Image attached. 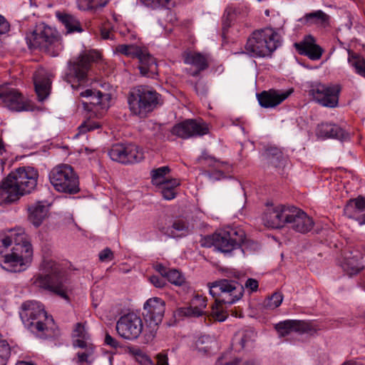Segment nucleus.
<instances>
[{
  "label": "nucleus",
  "mask_w": 365,
  "mask_h": 365,
  "mask_svg": "<svg viewBox=\"0 0 365 365\" xmlns=\"http://www.w3.org/2000/svg\"><path fill=\"white\" fill-rule=\"evenodd\" d=\"M38 172L31 167H24L11 172L0 185V200L11 203L30 193L37 185Z\"/></svg>",
  "instance_id": "f257e3e1"
},
{
  "label": "nucleus",
  "mask_w": 365,
  "mask_h": 365,
  "mask_svg": "<svg viewBox=\"0 0 365 365\" xmlns=\"http://www.w3.org/2000/svg\"><path fill=\"white\" fill-rule=\"evenodd\" d=\"M24 327L41 338L52 334L54 320L48 316L43 304L36 301H26L21 304L19 312Z\"/></svg>",
  "instance_id": "f03ea898"
},
{
  "label": "nucleus",
  "mask_w": 365,
  "mask_h": 365,
  "mask_svg": "<svg viewBox=\"0 0 365 365\" xmlns=\"http://www.w3.org/2000/svg\"><path fill=\"white\" fill-rule=\"evenodd\" d=\"M45 274H38L34 278V284L39 288L52 292L61 298L69 301L68 291L71 289L70 280L59 265L51 260L43 263Z\"/></svg>",
  "instance_id": "7ed1b4c3"
},
{
  "label": "nucleus",
  "mask_w": 365,
  "mask_h": 365,
  "mask_svg": "<svg viewBox=\"0 0 365 365\" xmlns=\"http://www.w3.org/2000/svg\"><path fill=\"white\" fill-rule=\"evenodd\" d=\"M80 96L88 99L87 101L82 103L83 109L87 112V119L79 125L78 133L76 134V136L101 126L100 123L93 121L91 118H101L104 114L109 107L110 98L109 94L92 89H86L81 92Z\"/></svg>",
  "instance_id": "20e7f679"
},
{
  "label": "nucleus",
  "mask_w": 365,
  "mask_h": 365,
  "mask_svg": "<svg viewBox=\"0 0 365 365\" xmlns=\"http://www.w3.org/2000/svg\"><path fill=\"white\" fill-rule=\"evenodd\" d=\"M280 36L271 27L254 31L245 46V53L254 58L271 57L280 46Z\"/></svg>",
  "instance_id": "39448f33"
},
{
  "label": "nucleus",
  "mask_w": 365,
  "mask_h": 365,
  "mask_svg": "<svg viewBox=\"0 0 365 365\" xmlns=\"http://www.w3.org/2000/svg\"><path fill=\"white\" fill-rule=\"evenodd\" d=\"M14 243L11 252L4 256L1 267L10 272H20L25 270L31 263L33 249L26 235L21 229L14 237Z\"/></svg>",
  "instance_id": "423d86ee"
},
{
  "label": "nucleus",
  "mask_w": 365,
  "mask_h": 365,
  "mask_svg": "<svg viewBox=\"0 0 365 365\" xmlns=\"http://www.w3.org/2000/svg\"><path fill=\"white\" fill-rule=\"evenodd\" d=\"M101 58L98 51H90L73 58L68 62V70L65 74V81L70 83L72 88L78 90L88 84V71L91 63Z\"/></svg>",
  "instance_id": "0eeeda50"
},
{
  "label": "nucleus",
  "mask_w": 365,
  "mask_h": 365,
  "mask_svg": "<svg viewBox=\"0 0 365 365\" xmlns=\"http://www.w3.org/2000/svg\"><path fill=\"white\" fill-rule=\"evenodd\" d=\"M160 97L159 93L148 86H136L130 91L128 98L130 110L140 118H145L158 106Z\"/></svg>",
  "instance_id": "6e6552de"
},
{
  "label": "nucleus",
  "mask_w": 365,
  "mask_h": 365,
  "mask_svg": "<svg viewBox=\"0 0 365 365\" xmlns=\"http://www.w3.org/2000/svg\"><path fill=\"white\" fill-rule=\"evenodd\" d=\"M48 177L51 185L58 192L72 195L80 191L78 176L69 165L62 164L54 167Z\"/></svg>",
  "instance_id": "1a4fd4ad"
},
{
  "label": "nucleus",
  "mask_w": 365,
  "mask_h": 365,
  "mask_svg": "<svg viewBox=\"0 0 365 365\" xmlns=\"http://www.w3.org/2000/svg\"><path fill=\"white\" fill-rule=\"evenodd\" d=\"M33 42L29 37H26L28 46L30 48L42 47L53 56L58 55L63 46L58 32L50 26L40 25L31 35Z\"/></svg>",
  "instance_id": "9d476101"
},
{
  "label": "nucleus",
  "mask_w": 365,
  "mask_h": 365,
  "mask_svg": "<svg viewBox=\"0 0 365 365\" xmlns=\"http://www.w3.org/2000/svg\"><path fill=\"white\" fill-rule=\"evenodd\" d=\"M210 294L217 302L232 304L243 296L244 287L235 280L222 279L209 284Z\"/></svg>",
  "instance_id": "9b49d317"
},
{
  "label": "nucleus",
  "mask_w": 365,
  "mask_h": 365,
  "mask_svg": "<svg viewBox=\"0 0 365 365\" xmlns=\"http://www.w3.org/2000/svg\"><path fill=\"white\" fill-rule=\"evenodd\" d=\"M210 239L211 245L223 253H230L248 243L245 232L232 227H227L215 232Z\"/></svg>",
  "instance_id": "f8f14e48"
},
{
  "label": "nucleus",
  "mask_w": 365,
  "mask_h": 365,
  "mask_svg": "<svg viewBox=\"0 0 365 365\" xmlns=\"http://www.w3.org/2000/svg\"><path fill=\"white\" fill-rule=\"evenodd\" d=\"M143 324L141 318L134 313L125 314L116 323V331L122 338L133 340L141 334Z\"/></svg>",
  "instance_id": "ddd939ff"
},
{
  "label": "nucleus",
  "mask_w": 365,
  "mask_h": 365,
  "mask_svg": "<svg viewBox=\"0 0 365 365\" xmlns=\"http://www.w3.org/2000/svg\"><path fill=\"white\" fill-rule=\"evenodd\" d=\"M341 88L339 85L317 84L310 90L313 99L324 107L336 108L339 104Z\"/></svg>",
  "instance_id": "4468645a"
},
{
  "label": "nucleus",
  "mask_w": 365,
  "mask_h": 365,
  "mask_svg": "<svg viewBox=\"0 0 365 365\" xmlns=\"http://www.w3.org/2000/svg\"><path fill=\"white\" fill-rule=\"evenodd\" d=\"M209 131L207 125L202 120L187 119L175 125L171 130L173 135L182 139L199 137Z\"/></svg>",
  "instance_id": "2eb2a0df"
},
{
  "label": "nucleus",
  "mask_w": 365,
  "mask_h": 365,
  "mask_svg": "<svg viewBox=\"0 0 365 365\" xmlns=\"http://www.w3.org/2000/svg\"><path fill=\"white\" fill-rule=\"evenodd\" d=\"M290 207L282 205L267 207L262 220L265 226L272 228H281L287 224Z\"/></svg>",
  "instance_id": "dca6fc26"
},
{
  "label": "nucleus",
  "mask_w": 365,
  "mask_h": 365,
  "mask_svg": "<svg viewBox=\"0 0 365 365\" xmlns=\"http://www.w3.org/2000/svg\"><path fill=\"white\" fill-rule=\"evenodd\" d=\"M143 309V316L150 326H157L163 320L165 303L159 297L150 298L144 304Z\"/></svg>",
  "instance_id": "f3484780"
},
{
  "label": "nucleus",
  "mask_w": 365,
  "mask_h": 365,
  "mask_svg": "<svg viewBox=\"0 0 365 365\" xmlns=\"http://www.w3.org/2000/svg\"><path fill=\"white\" fill-rule=\"evenodd\" d=\"M287 224L294 230L300 233H306L313 227L314 221L302 210L291 206Z\"/></svg>",
  "instance_id": "a211bd4d"
},
{
  "label": "nucleus",
  "mask_w": 365,
  "mask_h": 365,
  "mask_svg": "<svg viewBox=\"0 0 365 365\" xmlns=\"http://www.w3.org/2000/svg\"><path fill=\"white\" fill-rule=\"evenodd\" d=\"M1 105L11 110L21 111L26 110V105L22 95L15 88L1 87Z\"/></svg>",
  "instance_id": "6ab92c4d"
},
{
  "label": "nucleus",
  "mask_w": 365,
  "mask_h": 365,
  "mask_svg": "<svg viewBox=\"0 0 365 365\" xmlns=\"http://www.w3.org/2000/svg\"><path fill=\"white\" fill-rule=\"evenodd\" d=\"M207 307V299L200 295H196L191 301V305L187 307H180L174 313L178 319L184 317H199L204 315V309Z\"/></svg>",
  "instance_id": "aec40b11"
},
{
  "label": "nucleus",
  "mask_w": 365,
  "mask_h": 365,
  "mask_svg": "<svg viewBox=\"0 0 365 365\" xmlns=\"http://www.w3.org/2000/svg\"><path fill=\"white\" fill-rule=\"evenodd\" d=\"M292 91H278L270 89L269 91H264L257 94V100L259 105L265 108H274L292 93Z\"/></svg>",
  "instance_id": "412c9836"
},
{
  "label": "nucleus",
  "mask_w": 365,
  "mask_h": 365,
  "mask_svg": "<svg viewBox=\"0 0 365 365\" xmlns=\"http://www.w3.org/2000/svg\"><path fill=\"white\" fill-rule=\"evenodd\" d=\"M294 47L299 54L313 61L320 59L323 53L322 47L316 43L314 38L310 35L305 36L303 41L295 43Z\"/></svg>",
  "instance_id": "4be33fe9"
},
{
  "label": "nucleus",
  "mask_w": 365,
  "mask_h": 365,
  "mask_svg": "<svg viewBox=\"0 0 365 365\" xmlns=\"http://www.w3.org/2000/svg\"><path fill=\"white\" fill-rule=\"evenodd\" d=\"M143 53L137 58L138 68L143 76L154 78L158 75V67L156 59L150 55L147 48L142 50Z\"/></svg>",
  "instance_id": "5701e85b"
},
{
  "label": "nucleus",
  "mask_w": 365,
  "mask_h": 365,
  "mask_svg": "<svg viewBox=\"0 0 365 365\" xmlns=\"http://www.w3.org/2000/svg\"><path fill=\"white\" fill-rule=\"evenodd\" d=\"M344 212L348 217L357 220L360 225L365 224V198L359 196L349 200L344 207Z\"/></svg>",
  "instance_id": "b1692460"
},
{
  "label": "nucleus",
  "mask_w": 365,
  "mask_h": 365,
  "mask_svg": "<svg viewBox=\"0 0 365 365\" xmlns=\"http://www.w3.org/2000/svg\"><path fill=\"white\" fill-rule=\"evenodd\" d=\"M35 91L39 101H43L49 95L51 81L43 70H38L34 76Z\"/></svg>",
  "instance_id": "393cba45"
},
{
  "label": "nucleus",
  "mask_w": 365,
  "mask_h": 365,
  "mask_svg": "<svg viewBox=\"0 0 365 365\" xmlns=\"http://www.w3.org/2000/svg\"><path fill=\"white\" fill-rule=\"evenodd\" d=\"M317 135L324 138H336L345 140L349 138V133L336 124L322 123L317 127Z\"/></svg>",
  "instance_id": "a878e982"
},
{
  "label": "nucleus",
  "mask_w": 365,
  "mask_h": 365,
  "mask_svg": "<svg viewBox=\"0 0 365 365\" xmlns=\"http://www.w3.org/2000/svg\"><path fill=\"white\" fill-rule=\"evenodd\" d=\"M182 56L185 64L192 65L196 68L195 71L190 73L192 76H197L201 71L207 69L209 66L206 56L200 53L186 51Z\"/></svg>",
  "instance_id": "bb28decb"
},
{
  "label": "nucleus",
  "mask_w": 365,
  "mask_h": 365,
  "mask_svg": "<svg viewBox=\"0 0 365 365\" xmlns=\"http://www.w3.org/2000/svg\"><path fill=\"white\" fill-rule=\"evenodd\" d=\"M29 220L36 227H39L48 215V205L45 201L36 202L28 208Z\"/></svg>",
  "instance_id": "cd10ccee"
},
{
  "label": "nucleus",
  "mask_w": 365,
  "mask_h": 365,
  "mask_svg": "<svg viewBox=\"0 0 365 365\" xmlns=\"http://www.w3.org/2000/svg\"><path fill=\"white\" fill-rule=\"evenodd\" d=\"M330 16L322 10H317L305 14L299 21L307 26L316 25L326 28L330 25Z\"/></svg>",
  "instance_id": "c85d7f7f"
},
{
  "label": "nucleus",
  "mask_w": 365,
  "mask_h": 365,
  "mask_svg": "<svg viewBox=\"0 0 365 365\" xmlns=\"http://www.w3.org/2000/svg\"><path fill=\"white\" fill-rule=\"evenodd\" d=\"M159 230L164 235L171 237H179L189 232V224L183 218L177 217L168 227H158Z\"/></svg>",
  "instance_id": "c756f323"
},
{
  "label": "nucleus",
  "mask_w": 365,
  "mask_h": 365,
  "mask_svg": "<svg viewBox=\"0 0 365 365\" xmlns=\"http://www.w3.org/2000/svg\"><path fill=\"white\" fill-rule=\"evenodd\" d=\"M303 324L301 321L288 319L276 324L274 328L279 337H284L292 331H301Z\"/></svg>",
  "instance_id": "7c9ffc66"
},
{
  "label": "nucleus",
  "mask_w": 365,
  "mask_h": 365,
  "mask_svg": "<svg viewBox=\"0 0 365 365\" xmlns=\"http://www.w3.org/2000/svg\"><path fill=\"white\" fill-rule=\"evenodd\" d=\"M56 15L65 26L68 34L81 32L83 31L79 21L73 15L61 12H56Z\"/></svg>",
  "instance_id": "2f4dec72"
},
{
  "label": "nucleus",
  "mask_w": 365,
  "mask_h": 365,
  "mask_svg": "<svg viewBox=\"0 0 365 365\" xmlns=\"http://www.w3.org/2000/svg\"><path fill=\"white\" fill-rule=\"evenodd\" d=\"M240 14L241 10L239 8H227L222 18V35L224 37L228 35V30L231 27L232 22L236 21Z\"/></svg>",
  "instance_id": "473e14b6"
},
{
  "label": "nucleus",
  "mask_w": 365,
  "mask_h": 365,
  "mask_svg": "<svg viewBox=\"0 0 365 365\" xmlns=\"http://www.w3.org/2000/svg\"><path fill=\"white\" fill-rule=\"evenodd\" d=\"M143 48L133 43L119 44L115 48L114 52L130 58H137L143 53Z\"/></svg>",
  "instance_id": "72a5a7b5"
},
{
  "label": "nucleus",
  "mask_w": 365,
  "mask_h": 365,
  "mask_svg": "<svg viewBox=\"0 0 365 365\" xmlns=\"http://www.w3.org/2000/svg\"><path fill=\"white\" fill-rule=\"evenodd\" d=\"M344 272L349 277L358 274L364 269V264L356 257L346 258L341 264Z\"/></svg>",
  "instance_id": "f704fd0d"
},
{
  "label": "nucleus",
  "mask_w": 365,
  "mask_h": 365,
  "mask_svg": "<svg viewBox=\"0 0 365 365\" xmlns=\"http://www.w3.org/2000/svg\"><path fill=\"white\" fill-rule=\"evenodd\" d=\"M126 150L128 152H123V155L127 158L126 163L122 164H132L140 162L144 158L143 151L138 146L134 144H127Z\"/></svg>",
  "instance_id": "c9c22d12"
},
{
  "label": "nucleus",
  "mask_w": 365,
  "mask_h": 365,
  "mask_svg": "<svg viewBox=\"0 0 365 365\" xmlns=\"http://www.w3.org/2000/svg\"><path fill=\"white\" fill-rule=\"evenodd\" d=\"M255 336L254 331L245 330L241 334H239L235 336L233 345L237 350L242 349L254 341Z\"/></svg>",
  "instance_id": "e433bc0d"
},
{
  "label": "nucleus",
  "mask_w": 365,
  "mask_h": 365,
  "mask_svg": "<svg viewBox=\"0 0 365 365\" xmlns=\"http://www.w3.org/2000/svg\"><path fill=\"white\" fill-rule=\"evenodd\" d=\"M127 144L117 143L113 145L108 151V155L112 160L118 163H126L128 160L123 155V152H128L126 150Z\"/></svg>",
  "instance_id": "4c0bfd02"
},
{
  "label": "nucleus",
  "mask_w": 365,
  "mask_h": 365,
  "mask_svg": "<svg viewBox=\"0 0 365 365\" xmlns=\"http://www.w3.org/2000/svg\"><path fill=\"white\" fill-rule=\"evenodd\" d=\"M348 62L359 75L365 78V60L362 57L349 51Z\"/></svg>",
  "instance_id": "58836bf2"
},
{
  "label": "nucleus",
  "mask_w": 365,
  "mask_h": 365,
  "mask_svg": "<svg viewBox=\"0 0 365 365\" xmlns=\"http://www.w3.org/2000/svg\"><path fill=\"white\" fill-rule=\"evenodd\" d=\"M161 185L163 186L161 193L163 198L170 200L175 197V188L180 185V182L177 179L173 178L165 182V184Z\"/></svg>",
  "instance_id": "ea45409f"
},
{
  "label": "nucleus",
  "mask_w": 365,
  "mask_h": 365,
  "mask_svg": "<svg viewBox=\"0 0 365 365\" xmlns=\"http://www.w3.org/2000/svg\"><path fill=\"white\" fill-rule=\"evenodd\" d=\"M170 169L168 166H163L151 171L152 182L153 185H164L168 180L165 179V175L169 173Z\"/></svg>",
  "instance_id": "a19ab883"
},
{
  "label": "nucleus",
  "mask_w": 365,
  "mask_h": 365,
  "mask_svg": "<svg viewBox=\"0 0 365 365\" xmlns=\"http://www.w3.org/2000/svg\"><path fill=\"white\" fill-rule=\"evenodd\" d=\"M266 158L269 164L277 168L282 165L283 160L282 153L277 148L267 149L265 153Z\"/></svg>",
  "instance_id": "79ce46f5"
},
{
  "label": "nucleus",
  "mask_w": 365,
  "mask_h": 365,
  "mask_svg": "<svg viewBox=\"0 0 365 365\" xmlns=\"http://www.w3.org/2000/svg\"><path fill=\"white\" fill-rule=\"evenodd\" d=\"M165 278L169 282L176 286L182 285L185 281L183 274L175 269H169Z\"/></svg>",
  "instance_id": "37998d69"
},
{
  "label": "nucleus",
  "mask_w": 365,
  "mask_h": 365,
  "mask_svg": "<svg viewBox=\"0 0 365 365\" xmlns=\"http://www.w3.org/2000/svg\"><path fill=\"white\" fill-rule=\"evenodd\" d=\"M212 343H215V341L210 336H201L196 342L197 349L200 352H203L205 354L208 353L212 348L211 344Z\"/></svg>",
  "instance_id": "c03bdc74"
},
{
  "label": "nucleus",
  "mask_w": 365,
  "mask_h": 365,
  "mask_svg": "<svg viewBox=\"0 0 365 365\" xmlns=\"http://www.w3.org/2000/svg\"><path fill=\"white\" fill-rule=\"evenodd\" d=\"M283 295L280 292H274L264 302V307L269 309H274L282 302Z\"/></svg>",
  "instance_id": "a18cd8bd"
},
{
  "label": "nucleus",
  "mask_w": 365,
  "mask_h": 365,
  "mask_svg": "<svg viewBox=\"0 0 365 365\" xmlns=\"http://www.w3.org/2000/svg\"><path fill=\"white\" fill-rule=\"evenodd\" d=\"M143 4L153 9H169L172 6V0H143Z\"/></svg>",
  "instance_id": "49530a36"
},
{
  "label": "nucleus",
  "mask_w": 365,
  "mask_h": 365,
  "mask_svg": "<svg viewBox=\"0 0 365 365\" xmlns=\"http://www.w3.org/2000/svg\"><path fill=\"white\" fill-rule=\"evenodd\" d=\"M222 302H217L215 301V304L212 305L211 314L212 317L219 322H223L227 318V314L223 310L222 307Z\"/></svg>",
  "instance_id": "de8ad7c7"
},
{
  "label": "nucleus",
  "mask_w": 365,
  "mask_h": 365,
  "mask_svg": "<svg viewBox=\"0 0 365 365\" xmlns=\"http://www.w3.org/2000/svg\"><path fill=\"white\" fill-rule=\"evenodd\" d=\"M10 354L9 344L6 341H2L0 344V365H6Z\"/></svg>",
  "instance_id": "09e8293b"
},
{
  "label": "nucleus",
  "mask_w": 365,
  "mask_h": 365,
  "mask_svg": "<svg viewBox=\"0 0 365 365\" xmlns=\"http://www.w3.org/2000/svg\"><path fill=\"white\" fill-rule=\"evenodd\" d=\"M86 323H77L73 329V336L81 338L83 339H89L90 335L88 333L86 327Z\"/></svg>",
  "instance_id": "8fccbe9b"
},
{
  "label": "nucleus",
  "mask_w": 365,
  "mask_h": 365,
  "mask_svg": "<svg viewBox=\"0 0 365 365\" xmlns=\"http://www.w3.org/2000/svg\"><path fill=\"white\" fill-rule=\"evenodd\" d=\"M93 354V348L90 347L89 349L86 352H78L77 354L78 356V364H82L83 362L88 363L89 364H92L93 360H90L89 357Z\"/></svg>",
  "instance_id": "3c124183"
},
{
  "label": "nucleus",
  "mask_w": 365,
  "mask_h": 365,
  "mask_svg": "<svg viewBox=\"0 0 365 365\" xmlns=\"http://www.w3.org/2000/svg\"><path fill=\"white\" fill-rule=\"evenodd\" d=\"M135 357L137 361L142 365H154L150 356L141 351H138L135 353Z\"/></svg>",
  "instance_id": "603ef678"
},
{
  "label": "nucleus",
  "mask_w": 365,
  "mask_h": 365,
  "mask_svg": "<svg viewBox=\"0 0 365 365\" xmlns=\"http://www.w3.org/2000/svg\"><path fill=\"white\" fill-rule=\"evenodd\" d=\"M163 277L153 275L149 277L150 282L157 288H163L165 286L166 282Z\"/></svg>",
  "instance_id": "864d4df0"
},
{
  "label": "nucleus",
  "mask_w": 365,
  "mask_h": 365,
  "mask_svg": "<svg viewBox=\"0 0 365 365\" xmlns=\"http://www.w3.org/2000/svg\"><path fill=\"white\" fill-rule=\"evenodd\" d=\"M98 257L101 262L110 261L113 259V253L110 248L106 247L99 253Z\"/></svg>",
  "instance_id": "5fc2aeb1"
},
{
  "label": "nucleus",
  "mask_w": 365,
  "mask_h": 365,
  "mask_svg": "<svg viewBox=\"0 0 365 365\" xmlns=\"http://www.w3.org/2000/svg\"><path fill=\"white\" fill-rule=\"evenodd\" d=\"M240 363L239 359L230 360L226 356H223L218 359L215 365H238Z\"/></svg>",
  "instance_id": "6e6d98bb"
},
{
  "label": "nucleus",
  "mask_w": 365,
  "mask_h": 365,
  "mask_svg": "<svg viewBox=\"0 0 365 365\" xmlns=\"http://www.w3.org/2000/svg\"><path fill=\"white\" fill-rule=\"evenodd\" d=\"M17 233H12L11 236H6L0 240V247H4L7 248L14 242V237H16Z\"/></svg>",
  "instance_id": "4d7b16f0"
},
{
  "label": "nucleus",
  "mask_w": 365,
  "mask_h": 365,
  "mask_svg": "<svg viewBox=\"0 0 365 365\" xmlns=\"http://www.w3.org/2000/svg\"><path fill=\"white\" fill-rule=\"evenodd\" d=\"M10 29V25L6 19L0 15V37L6 34Z\"/></svg>",
  "instance_id": "13d9d810"
},
{
  "label": "nucleus",
  "mask_w": 365,
  "mask_h": 365,
  "mask_svg": "<svg viewBox=\"0 0 365 365\" xmlns=\"http://www.w3.org/2000/svg\"><path fill=\"white\" fill-rule=\"evenodd\" d=\"M100 33L101 38L104 40L113 38V34L108 26H102L100 29Z\"/></svg>",
  "instance_id": "bf43d9fd"
},
{
  "label": "nucleus",
  "mask_w": 365,
  "mask_h": 365,
  "mask_svg": "<svg viewBox=\"0 0 365 365\" xmlns=\"http://www.w3.org/2000/svg\"><path fill=\"white\" fill-rule=\"evenodd\" d=\"M91 1L92 0H78V6L81 10H92L93 9V6L91 4Z\"/></svg>",
  "instance_id": "052dcab7"
},
{
  "label": "nucleus",
  "mask_w": 365,
  "mask_h": 365,
  "mask_svg": "<svg viewBox=\"0 0 365 365\" xmlns=\"http://www.w3.org/2000/svg\"><path fill=\"white\" fill-rule=\"evenodd\" d=\"M245 286L246 288L250 289L252 292H255L258 289L259 284L257 280L252 278H249L246 281Z\"/></svg>",
  "instance_id": "680f3d73"
},
{
  "label": "nucleus",
  "mask_w": 365,
  "mask_h": 365,
  "mask_svg": "<svg viewBox=\"0 0 365 365\" xmlns=\"http://www.w3.org/2000/svg\"><path fill=\"white\" fill-rule=\"evenodd\" d=\"M104 342L106 345L110 346L112 348H117L119 346L118 341L112 337L108 333L106 334Z\"/></svg>",
  "instance_id": "e2e57ef3"
},
{
  "label": "nucleus",
  "mask_w": 365,
  "mask_h": 365,
  "mask_svg": "<svg viewBox=\"0 0 365 365\" xmlns=\"http://www.w3.org/2000/svg\"><path fill=\"white\" fill-rule=\"evenodd\" d=\"M156 357L158 361L156 365H169L168 359L166 354H158Z\"/></svg>",
  "instance_id": "0e129e2a"
},
{
  "label": "nucleus",
  "mask_w": 365,
  "mask_h": 365,
  "mask_svg": "<svg viewBox=\"0 0 365 365\" xmlns=\"http://www.w3.org/2000/svg\"><path fill=\"white\" fill-rule=\"evenodd\" d=\"M155 269L159 272L162 277H165L170 269L163 266L162 264H157L155 266Z\"/></svg>",
  "instance_id": "69168bd1"
},
{
  "label": "nucleus",
  "mask_w": 365,
  "mask_h": 365,
  "mask_svg": "<svg viewBox=\"0 0 365 365\" xmlns=\"http://www.w3.org/2000/svg\"><path fill=\"white\" fill-rule=\"evenodd\" d=\"M107 4L106 1L103 0H92L91 4L93 6V9H96L98 8L104 7Z\"/></svg>",
  "instance_id": "338daca9"
},
{
  "label": "nucleus",
  "mask_w": 365,
  "mask_h": 365,
  "mask_svg": "<svg viewBox=\"0 0 365 365\" xmlns=\"http://www.w3.org/2000/svg\"><path fill=\"white\" fill-rule=\"evenodd\" d=\"M88 339H83L81 338H78V339L74 341V346H78L79 348H86L87 347V341Z\"/></svg>",
  "instance_id": "774afa93"
}]
</instances>
